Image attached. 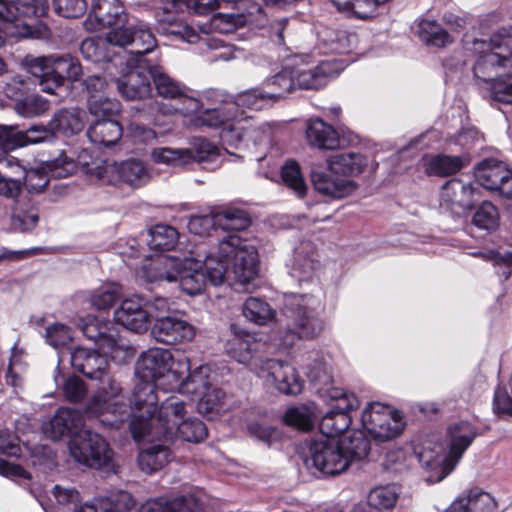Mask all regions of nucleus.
<instances>
[{
	"instance_id": "35",
	"label": "nucleus",
	"mask_w": 512,
	"mask_h": 512,
	"mask_svg": "<svg viewBox=\"0 0 512 512\" xmlns=\"http://www.w3.org/2000/svg\"><path fill=\"white\" fill-rule=\"evenodd\" d=\"M305 135L308 144L319 150H334L340 146L335 128L321 118H310L307 121Z\"/></svg>"
},
{
	"instance_id": "4",
	"label": "nucleus",
	"mask_w": 512,
	"mask_h": 512,
	"mask_svg": "<svg viewBox=\"0 0 512 512\" xmlns=\"http://www.w3.org/2000/svg\"><path fill=\"white\" fill-rule=\"evenodd\" d=\"M123 49L124 55L129 50L130 54L153 52L157 47V40L149 25L144 21H137L135 26L127 28H113L105 38L88 37L81 42L80 52L82 56L94 63H104L117 66L123 64V56L116 52L115 48Z\"/></svg>"
},
{
	"instance_id": "19",
	"label": "nucleus",
	"mask_w": 512,
	"mask_h": 512,
	"mask_svg": "<svg viewBox=\"0 0 512 512\" xmlns=\"http://www.w3.org/2000/svg\"><path fill=\"white\" fill-rule=\"evenodd\" d=\"M478 201L479 191L471 182L452 178L441 187L439 208L441 213L461 217Z\"/></svg>"
},
{
	"instance_id": "51",
	"label": "nucleus",
	"mask_w": 512,
	"mask_h": 512,
	"mask_svg": "<svg viewBox=\"0 0 512 512\" xmlns=\"http://www.w3.org/2000/svg\"><path fill=\"white\" fill-rule=\"evenodd\" d=\"M417 33L421 41L428 46L441 48L452 42L451 36L434 20L421 19Z\"/></svg>"
},
{
	"instance_id": "60",
	"label": "nucleus",
	"mask_w": 512,
	"mask_h": 512,
	"mask_svg": "<svg viewBox=\"0 0 512 512\" xmlns=\"http://www.w3.org/2000/svg\"><path fill=\"white\" fill-rule=\"evenodd\" d=\"M487 87L481 91L485 97L492 100L512 104V74H504L494 78L492 82H486Z\"/></svg>"
},
{
	"instance_id": "39",
	"label": "nucleus",
	"mask_w": 512,
	"mask_h": 512,
	"mask_svg": "<svg viewBox=\"0 0 512 512\" xmlns=\"http://www.w3.org/2000/svg\"><path fill=\"white\" fill-rule=\"evenodd\" d=\"M123 136L122 125L115 119H96L87 129V137L91 143L111 147Z\"/></svg>"
},
{
	"instance_id": "30",
	"label": "nucleus",
	"mask_w": 512,
	"mask_h": 512,
	"mask_svg": "<svg viewBox=\"0 0 512 512\" xmlns=\"http://www.w3.org/2000/svg\"><path fill=\"white\" fill-rule=\"evenodd\" d=\"M114 320L132 332H146L150 321L149 310L145 308L144 296H133L124 299L114 311Z\"/></svg>"
},
{
	"instance_id": "3",
	"label": "nucleus",
	"mask_w": 512,
	"mask_h": 512,
	"mask_svg": "<svg viewBox=\"0 0 512 512\" xmlns=\"http://www.w3.org/2000/svg\"><path fill=\"white\" fill-rule=\"evenodd\" d=\"M325 304L320 296L287 293L284 295L282 319L275 332L279 348L289 349L302 339H312L324 329Z\"/></svg>"
},
{
	"instance_id": "12",
	"label": "nucleus",
	"mask_w": 512,
	"mask_h": 512,
	"mask_svg": "<svg viewBox=\"0 0 512 512\" xmlns=\"http://www.w3.org/2000/svg\"><path fill=\"white\" fill-rule=\"evenodd\" d=\"M341 451L337 439L319 436L306 443L300 457L308 470L315 469L323 475L333 476L348 468V460Z\"/></svg>"
},
{
	"instance_id": "49",
	"label": "nucleus",
	"mask_w": 512,
	"mask_h": 512,
	"mask_svg": "<svg viewBox=\"0 0 512 512\" xmlns=\"http://www.w3.org/2000/svg\"><path fill=\"white\" fill-rule=\"evenodd\" d=\"M406 422L402 412L391 407L389 413L386 414L385 420H382L376 427V432H373L372 438L375 441L386 442L398 437Z\"/></svg>"
},
{
	"instance_id": "37",
	"label": "nucleus",
	"mask_w": 512,
	"mask_h": 512,
	"mask_svg": "<svg viewBox=\"0 0 512 512\" xmlns=\"http://www.w3.org/2000/svg\"><path fill=\"white\" fill-rule=\"evenodd\" d=\"M21 448L8 430H0V475L5 477L30 478V474L21 466L11 463L5 457L17 458Z\"/></svg>"
},
{
	"instance_id": "29",
	"label": "nucleus",
	"mask_w": 512,
	"mask_h": 512,
	"mask_svg": "<svg viewBox=\"0 0 512 512\" xmlns=\"http://www.w3.org/2000/svg\"><path fill=\"white\" fill-rule=\"evenodd\" d=\"M178 371H181V382L176 386V395L182 394L200 395L203 392L214 387V375L209 365H200L193 371H190V365L187 357L179 354L177 358Z\"/></svg>"
},
{
	"instance_id": "50",
	"label": "nucleus",
	"mask_w": 512,
	"mask_h": 512,
	"mask_svg": "<svg viewBox=\"0 0 512 512\" xmlns=\"http://www.w3.org/2000/svg\"><path fill=\"white\" fill-rule=\"evenodd\" d=\"M399 489L393 485H380L372 488L367 496V503L379 512H391L399 498Z\"/></svg>"
},
{
	"instance_id": "17",
	"label": "nucleus",
	"mask_w": 512,
	"mask_h": 512,
	"mask_svg": "<svg viewBox=\"0 0 512 512\" xmlns=\"http://www.w3.org/2000/svg\"><path fill=\"white\" fill-rule=\"evenodd\" d=\"M130 54L129 50L123 55L127 71L116 79V87L119 94L126 100H142L151 95V77L147 65L151 64L144 59L146 54Z\"/></svg>"
},
{
	"instance_id": "16",
	"label": "nucleus",
	"mask_w": 512,
	"mask_h": 512,
	"mask_svg": "<svg viewBox=\"0 0 512 512\" xmlns=\"http://www.w3.org/2000/svg\"><path fill=\"white\" fill-rule=\"evenodd\" d=\"M293 68L297 89L318 90L337 77L344 65L337 59L316 61L310 55H298Z\"/></svg>"
},
{
	"instance_id": "5",
	"label": "nucleus",
	"mask_w": 512,
	"mask_h": 512,
	"mask_svg": "<svg viewBox=\"0 0 512 512\" xmlns=\"http://www.w3.org/2000/svg\"><path fill=\"white\" fill-rule=\"evenodd\" d=\"M476 436L477 431L473 424L468 421L455 422L447 428V453L443 452L441 446H435L433 449L424 447L417 452L421 466L432 472L427 481L436 483L446 478L455 469Z\"/></svg>"
},
{
	"instance_id": "62",
	"label": "nucleus",
	"mask_w": 512,
	"mask_h": 512,
	"mask_svg": "<svg viewBox=\"0 0 512 512\" xmlns=\"http://www.w3.org/2000/svg\"><path fill=\"white\" fill-rule=\"evenodd\" d=\"M87 106L89 113L97 119H114L121 111L120 102L106 94L100 98H96V96L88 98Z\"/></svg>"
},
{
	"instance_id": "54",
	"label": "nucleus",
	"mask_w": 512,
	"mask_h": 512,
	"mask_svg": "<svg viewBox=\"0 0 512 512\" xmlns=\"http://www.w3.org/2000/svg\"><path fill=\"white\" fill-rule=\"evenodd\" d=\"M315 408L310 405L293 406L286 410L283 421L299 430L309 431L316 420Z\"/></svg>"
},
{
	"instance_id": "41",
	"label": "nucleus",
	"mask_w": 512,
	"mask_h": 512,
	"mask_svg": "<svg viewBox=\"0 0 512 512\" xmlns=\"http://www.w3.org/2000/svg\"><path fill=\"white\" fill-rule=\"evenodd\" d=\"M11 135L12 142L8 143V146L13 147V150L54 140L49 122L47 125L34 124L25 130H20L18 126L12 125Z\"/></svg>"
},
{
	"instance_id": "21",
	"label": "nucleus",
	"mask_w": 512,
	"mask_h": 512,
	"mask_svg": "<svg viewBox=\"0 0 512 512\" xmlns=\"http://www.w3.org/2000/svg\"><path fill=\"white\" fill-rule=\"evenodd\" d=\"M209 90L218 94L217 100L204 101L197 112L191 113L190 115H194L191 125L195 128L223 129L237 118L236 106L223 91L212 88Z\"/></svg>"
},
{
	"instance_id": "2",
	"label": "nucleus",
	"mask_w": 512,
	"mask_h": 512,
	"mask_svg": "<svg viewBox=\"0 0 512 512\" xmlns=\"http://www.w3.org/2000/svg\"><path fill=\"white\" fill-rule=\"evenodd\" d=\"M227 267L216 254L209 253L203 260L192 256L158 255L143 267V275L149 282H179L187 295L202 293L206 282L213 286L224 283Z\"/></svg>"
},
{
	"instance_id": "45",
	"label": "nucleus",
	"mask_w": 512,
	"mask_h": 512,
	"mask_svg": "<svg viewBox=\"0 0 512 512\" xmlns=\"http://www.w3.org/2000/svg\"><path fill=\"white\" fill-rule=\"evenodd\" d=\"M263 85L274 102L297 89L293 64L284 66L278 73L267 78Z\"/></svg>"
},
{
	"instance_id": "63",
	"label": "nucleus",
	"mask_w": 512,
	"mask_h": 512,
	"mask_svg": "<svg viewBox=\"0 0 512 512\" xmlns=\"http://www.w3.org/2000/svg\"><path fill=\"white\" fill-rule=\"evenodd\" d=\"M121 296V286L117 283H106L95 289L90 295V303L98 310L111 308Z\"/></svg>"
},
{
	"instance_id": "28",
	"label": "nucleus",
	"mask_w": 512,
	"mask_h": 512,
	"mask_svg": "<svg viewBox=\"0 0 512 512\" xmlns=\"http://www.w3.org/2000/svg\"><path fill=\"white\" fill-rule=\"evenodd\" d=\"M85 416L96 418L95 416H89L86 413V408L81 412L76 409L60 407L50 421L44 425V433L53 440H59L63 437L71 439L74 435H78L83 431Z\"/></svg>"
},
{
	"instance_id": "36",
	"label": "nucleus",
	"mask_w": 512,
	"mask_h": 512,
	"mask_svg": "<svg viewBox=\"0 0 512 512\" xmlns=\"http://www.w3.org/2000/svg\"><path fill=\"white\" fill-rule=\"evenodd\" d=\"M356 43V35L345 30L323 27L317 31L318 49L325 54L349 53Z\"/></svg>"
},
{
	"instance_id": "22",
	"label": "nucleus",
	"mask_w": 512,
	"mask_h": 512,
	"mask_svg": "<svg viewBox=\"0 0 512 512\" xmlns=\"http://www.w3.org/2000/svg\"><path fill=\"white\" fill-rule=\"evenodd\" d=\"M475 178L483 188L496 192L499 196L512 198V170L495 158H486L475 167Z\"/></svg>"
},
{
	"instance_id": "14",
	"label": "nucleus",
	"mask_w": 512,
	"mask_h": 512,
	"mask_svg": "<svg viewBox=\"0 0 512 512\" xmlns=\"http://www.w3.org/2000/svg\"><path fill=\"white\" fill-rule=\"evenodd\" d=\"M80 330L87 339L108 353L113 361L120 364L133 358L134 348L128 340L119 335L115 327H109L97 318L87 316L82 320Z\"/></svg>"
},
{
	"instance_id": "58",
	"label": "nucleus",
	"mask_w": 512,
	"mask_h": 512,
	"mask_svg": "<svg viewBox=\"0 0 512 512\" xmlns=\"http://www.w3.org/2000/svg\"><path fill=\"white\" fill-rule=\"evenodd\" d=\"M12 173L23 178L24 186L29 193H41L49 183L48 173L42 169H26L19 163V167H7Z\"/></svg>"
},
{
	"instance_id": "20",
	"label": "nucleus",
	"mask_w": 512,
	"mask_h": 512,
	"mask_svg": "<svg viewBox=\"0 0 512 512\" xmlns=\"http://www.w3.org/2000/svg\"><path fill=\"white\" fill-rule=\"evenodd\" d=\"M269 126L267 123L257 125L251 116H245L244 112L237 116L223 129L219 137L223 145L232 148L248 147L249 143L254 146L269 139Z\"/></svg>"
},
{
	"instance_id": "64",
	"label": "nucleus",
	"mask_w": 512,
	"mask_h": 512,
	"mask_svg": "<svg viewBox=\"0 0 512 512\" xmlns=\"http://www.w3.org/2000/svg\"><path fill=\"white\" fill-rule=\"evenodd\" d=\"M472 223L486 233L494 231L499 225L497 208L491 202H482L473 215Z\"/></svg>"
},
{
	"instance_id": "31",
	"label": "nucleus",
	"mask_w": 512,
	"mask_h": 512,
	"mask_svg": "<svg viewBox=\"0 0 512 512\" xmlns=\"http://www.w3.org/2000/svg\"><path fill=\"white\" fill-rule=\"evenodd\" d=\"M50 77L44 82L46 93L54 94L63 86L65 80L77 81L82 74V66L76 57L70 54L49 55Z\"/></svg>"
},
{
	"instance_id": "47",
	"label": "nucleus",
	"mask_w": 512,
	"mask_h": 512,
	"mask_svg": "<svg viewBox=\"0 0 512 512\" xmlns=\"http://www.w3.org/2000/svg\"><path fill=\"white\" fill-rule=\"evenodd\" d=\"M341 445V452L348 460V465L353 460L365 458L370 451V441L360 430H354L342 439H337Z\"/></svg>"
},
{
	"instance_id": "9",
	"label": "nucleus",
	"mask_w": 512,
	"mask_h": 512,
	"mask_svg": "<svg viewBox=\"0 0 512 512\" xmlns=\"http://www.w3.org/2000/svg\"><path fill=\"white\" fill-rule=\"evenodd\" d=\"M216 257L222 259L227 267L226 278L233 275L240 284L250 283L258 274L256 248L235 233H228L219 241Z\"/></svg>"
},
{
	"instance_id": "43",
	"label": "nucleus",
	"mask_w": 512,
	"mask_h": 512,
	"mask_svg": "<svg viewBox=\"0 0 512 512\" xmlns=\"http://www.w3.org/2000/svg\"><path fill=\"white\" fill-rule=\"evenodd\" d=\"M145 241L153 251H171L178 244L179 233L173 226L156 224L147 231Z\"/></svg>"
},
{
	"instance_id": "8",
	"label": "nucleus",
	"mask_w": 512,
	"mask_h": 512,
	"mask_svg": "<svg viewBox=\"0 0 512 512\" xmlns=\"http://www.w3.org/2000/svg\"><path fill=\"white\" fill-rule=\"evenodd\" d=\"M147 70L159 97L176 103L175 111L183 115L197 112L204 101L217 100L218 94L212 90L194 91L181 84L165 69L156 64H148Z\"/></svg>"
},
{
	"instance_id": "55",
	"label": "nucleus",
	"mask_w": 512,
	"mask_h": 512,
	"mask_svg": "<svg viewBox=\"0 0 512 512\" xmlns=\"http://www.w3.org/2000/svg\"><path fill=\"white\" fill-rule=\"evenodd\" d=\"M42 169L49 176L57 179L66 178L72 175L77 168L73 158L67 156L66 152L58 151L55 157L41 161Z\"/></svg>"
},
{
	"instance_id": "24",
	"label": "nucleus",
	"mask_w": 512,
	"mask_h": 512,
	"mask_svg": "<svg viewBox=\"0 0 512 512\" xmlns=\"http://www.w3.org/2000/svg\"><path fill=\"white\" fill-rule=\"evenodd\" d=\"M99 178L108 184L117 185L126 183L133 188L145 185L150 174L145 164L139 159H127L121 162H105L104 167L98 173Z\"/></svg>"
},
{
	"instance_id": "25",
	"label": "nucleus",
	"mask_w": 512,
	"mask_h": 512,
	"mask_svg": "<svg viewBox=\"0 0 512 512\" xmlns=\"http://www.w3.org/2000/svg\"><path fill=\"white\" fill-rule=\"evenodd\" d=\"M70 358L71 366L78 372L91 380H97L108 383L110 391V383L113 381L109 374V362L105 355L94 349L84 347H76L67 353Z\"/></svg>"
},
{
	"instance_id": "61",
	"label": "nucleus",
	"mask_w": 512,
	"mask_h": 512,
	"mask_svg": "<svg viewBox=\"0 0 512 512\" xmlns=\"http://www.w3.org/2000/svg\"><path fill=\"white\" fill-rule=\"evenodd\" d=\"M460 496L466 505V509H469L470 512H496L495 499L478 487L472 488Z\"/></svg>"
},
{
	"instance_id": "48",
	"label": "nucleus",
	"mask_w": 512,
	"mask_h": 512,
	"mask_svg": "<svg viewBox=\"0 0 512 512\" xmlns=\"http://www.w3.org/2000/svg\"><path fill=\"white\" fill-rule=\"evenodd\" d=\"M469 158L465 155H437L426 163V172L434 176H449L460 171Z\"/></svg>"
},
{
	"instance_id": "57",
	"label": "nucleus",
	"mask_w": 512,
	"mask_h": 512,
	"mask_svg": "<svg viewBox=\"0 0 512 512\" xmlns=\"http://www.w3.org/2000/svg\"><path fill=\"white\" fill-rule=\"evenodd\" d=\"M347 18L366 20L378 15L379 4L384 2H331Z\"/></svg>"
},
{
	"instance_id": "10",
	"label": "nucleus",
	"mask_w": 512,
	"mask_h": 512,
	"mask_svg": "<svg viewBox=\"0 0 512 512\" xmlns=\"http://www.w3.org/2000/svg\"><path fill=\"white\" fill-rule=\"evenodd\" d=\"M177 359L167 349L153 348L143 352L135 364V374L140 380L149 381L164 392H175L181 382Z\"/></svg>"
},
{
	"instance_id": "42",
	"label": "nucleus",
	"mask_w": 512,
	"mask_h": 512,
	"mask_svg": "<svg viewBox=\"0 0 512 512\" xmlns=\"http://www.w3.org/2000/svg\"><path fill=\"white\" fill-rule=\"evenodd\" d=\"M231 102L236 106V115H240L243 111L240 108H246L252 111H260L271 106L274 101L271 94L267 92L264 85L247 89L238 93L234 97H229Z\"/></svg>"
},
{
	"instance_id": "33",
	"label": "nucleus",
	"mask_w": 512,
	"mask_h": 512,
	"mask_svg": "<svg viewBox=\"0 0 512 512\" xmlns=\"http://www.w3.org/2000/svg\"><path fill=\"white\" fill-rule=\"evenodd\" d=\"M143 438H147L151 442H158L141 450L137 458L138 466L141 471L146 474H152L162 469L170 462L172 453L169 449V445L172 443H165L164 441L158 440L148 432L141 439Z\"/></svg>"
},
{
	"instance_id": "38",
	"label": "nucleus",
	"mask_w": 512,
	"mask_h": 512,
	"mask_svg": "<svg viewBox=\"0 0 512 512\" xmlns=\"http://www.w3.org/2000/svg\"><path fill=\"white\" fill-rule=\"evenodd\" d=\"M89 18H94L99 26H115L127 28V14L123 2H92ZM130 25L129 27L135 26Z\"/></svg>"
},
{
	"instance_id": "11",
	"label": "nucleus",
	"mask_w": 512,
	"mask_h": 512,
	"mask_svg": "<svg viewBox=\"0 0 512 512\" xmlns=\"http://www.w3.org/2000/svg\"><path fill=\"white\" fill-rule=\"evenodd\" d=\"M71 457L79 464L100 470L106 474H115L114 451L106 439L97 432L84 429L68 442Z\"/></svg>"
},
{
	"instance_id": "26",
	"label": "nucleus",
	"mask_w": 512,
	"mask_h": 512,
	"mask_svg": "<svg viewBox=\"0 0 512 512\" xmlns=\"http://www.w3.org/2000/svg\"><path fill=\"white\" fill-rule=\"evenodd\" d=\"M287 267L290 276L299 283L311 281L320 268V258L316 245L311 240L300 241L294 247Z\"/></svg>"
},
{
	"instance_id": "52",
	"label": "nucleus",
	"mask_w": 512,
	"mask_h": 512,
	"mask_svg": "<svg viewBox=\"0 0 512 512\" xmlns=\"http://www.w3.org/2000/svg\"><path fill=\"white\" fill-rule=\"evenodd\" d=\"M197 403V410L208 419H214L225 411V392L218 387H213L202 394Z\"/></svg>"
},
{
	"instance_id": "59",
	"label": "nucleus",
	"mask_w": 512,
	"mask_h": 512,
	"mask_svg": "<svg viewBox=\"0 0 512 512\" xmlns=\"http://www.w3.org/2000/svg\"><path fill=\"white\" fill-rule=\"evenodd\" d=\"M311 362L306 365V374L309 380L323 389L332 381L331 366L319 352H313L309 357Z\"/></svg>"
},
{
	"instance_id": "53",
	"label": "nucleus",
	"mask_w": 512,
	"mask_h": 512,
	"mask_svg": "<svg viewBox=\"0 0 512 512\" xmlns=\"http://www.w3.org/2000/svg\"><path fill=\"white\" fill-rule=\"evenodd\" d=\"M158 33L161 35L175 36L187 43L204 42L210 49H217L219 47L218 40L201 38L191 26L181 20L173 22L170 26L158 28Z\"/></svg>"
},
{
	"instance_id": "6",
	"label": "nucleus",
	"mask_w": 512,
	"mask_h": 512,
	"mask_svg": "<svg viewBox=\"0 0 512 512\" xmlns=\"http://www.w3.org/2000/svg\"><path fill=\"white\" fill-rule=\"evenodd\" d=\"M367 165V156L360 152L337 153L328 157V171L311 172V181L315 190L322 195L341 199L356 189V183L348 177L360 175Z\"/></svg>"
},
{
	"instance_id": "40",
	"label": "nucleus",
	"mask_w": 512,
	"mask_h": 512,
	"mask_svg": "<svg viewBox=\"0 0 512 512\" xmlns=\"http://www.w3.org/2000/svg\"><path fill=\"white\" fill-rule=\"evenodd\" d=\"M64 361V353L58 355V365L53 372V380L57 388H61L64 398L77 403L83 400L87 395V387L84 381L75 375L66 376L60 363Z\"/></svg>"
},
{
	"instance_id": "27",
	"label": "nucleus",
	"mask_w": 512,
	"mask_h": 512,
	"mask_svg": "<svg viewBox=\"0 0 512 512\" xmlns=\"http://www.w3.org/2000/svg\"><path fill=\"white\" fill-rule=\"evenodd\" d=\"M151 335L157 342L174 345L191 341L195 336V328L186 320L176 316L155 315Z\"/></svg>"
},
{
	"instance_id": "23",
	"label": "nucleus",
	"mask_w": 512,
	"mask_h": 512,
	"mask_svg": "<svg viewBox=\"0 0 512 512\" xmlns=\"http://www.w3.org/2000/svg\"><path fill=\"white\" fill-rule=\"evenodd\" d=\"M261 377L271 383L280 393L285 395H297L301 393L304 381L295 367L288 362L266 358L261 360Z\"/></svg>"
},
{
	"instance_id": "7",
	"label": "nucleus",
	"mask_w": 512,
	"mask_h": 512,
	"mask_svg": "<svg viewBox=\"0 0 512 512\" xmlns=\"http://www.w3.org/2000/svg\"><path fill=\"white\" fill-rule=\"evenodd\" d=\"M188 403L175 393L161 400L153 437L165 443H173L178 437L190 443H200L208 435L203 421L195 417L184 418Z\"/></svg>"
},
{
	"instance_id": "44",
	"label": "nucleus",
	"mask_w": 512,
	"mask_h": 512,
	"mask_svg": "<svg viewBox=\"0 0 512 512\" xmlns=\"http://www.w3.org/2000/svg\"><path fill=\"white\" fill-rule=\"evenodd\" d=\"M39 221V212L30 200L20 198L15 201L12 215L11 227L18 232H29L34 229Z\"/></svg>"
},
{
	"instance_id": "56",
	"label": "nucleus",
	"mask_w": 512,
	"mask_h": 512,
	"mask_svg": "<svg viewBox=\"0 0 512 512\" xmlns=\"http://www.w3.org/2000/svg\"><path fill=\"white\" fill-rule=\"evenodd\" d=\"M280 175L284 185L293 191L297 197L305 196L307 185L298 162L287 160L281 167Z\"/></svg>"
},
{
	"instance_id": "32",
	"label": "nucleus",
	"mask_w": 512,
	"mask_h": 512,
	"mask_svg": "<svg viewBox=\"0 0 512 512\" xmlns=\"http://www.w3.org/2000/svg\"><path fill=\"white\" fill-rule=\"evenodd\" d=\"M260 343L246 330L236 324L231 325V333L225 342V352L229 357L241 364L250 363L257 352Z\"/></svg>"
},
{
	"instance_id": "46",
	"label": "nucleus",
	"mask_w": 512,
	"mask_h": 512,
	"mask_svg": "<svg viewBox=\"0 0 512 512\" xmlns=\"http://www.w3.org/2000/svg\"><path fill=\"white\" fill-rule=\"evenodd\" d=\"M243 316L256 325H267L276 317V311L268 302L258 297H248L242 306Z\"/></svg>"
},
{
	"instance_id": "1",
	"label": "nucleus",
	"mask_w": 512,
	"mask_h": 512,
	"mask_svg": "<svg viewBox=\"0 0 512 512\" xmlns=\"http://www.w3.org/2000/svg\"><path fill=\"white\" fill-rule=\"evenodd\" d=\"M157 385L140 380L135 384L132 396L128 402L120 397L121 388L118 383H110V391L105 387L94 395L86 405V413L95 416L104 426L112 429H119L125 422L132 437L135 440L141 438L148 432L153 436L156 426L159 427L156 418L160 398L156 392Z\"/></svg>"
},
{
	"instance_id": "18",
	"label": "nucleus",
	"mask_w": 512,
	"mask_h": 512,
	"mask_svg": "<svg viewBox=\"0 0 512 512\" xmlns=\"http://www.w3.org/2000/svg\"><path fill=\"white\" fill-rule=\"evenodd\" d=\"M38 4L42 10L49 9L63 18H78L87 11V2H0V22H15L20 17L36 16Z\"/></svg>"
},
{
	"instance_id": "34",
	"label": "nucleus",
	"mask_w": 512,
	"mask_h": 512,
	"mask_svg": "<svg viewBox=\"0 0 512 512\" xmlns=\"http://www.w3.org/2000/svg\"><path fill=\"white\" fill-rule=\"evenodd\" d=\"M85 118V111L79 108L57 110L49 120L54 139L58 135L71 137L79 134L84 129Z\"/></svg>"
},
{
	"instance_id": "15",
	"label": "nucleus",
	"mask_w": 512,
	"mask_h": 512,
	"mask_svg": "<svg viewBox=\"0 0 512 512\" xmlns=\"http://www.w3.org/2000/svg\"><path fill=\"white\" fill-rule=\"evenodd\" d=\"M512 65V35L501 32L490 39V50L481 53L473 65V74L481 91L487 87L486 82L494 80V74L501 67Z\"/></svg>"
},
{
	"instance_id": "13",
	"label": "nucleus",
	"mask_w": 512,
	"mask_h": 512,
	"mask_svg": "<svg viewBox=\"0 0 512 512\" xmlns=\"http://www.w3.org/2000/svg\"><path fill=\"white\" fill-rule=\"evenodd\" d=\"M326 397L333 403L319 422L321 436L335 438L346 431L352 423L350 411L356 410L360 402L353 392L343 388L330 387L325 391Z\"/></svg>"
}]
</instances>
